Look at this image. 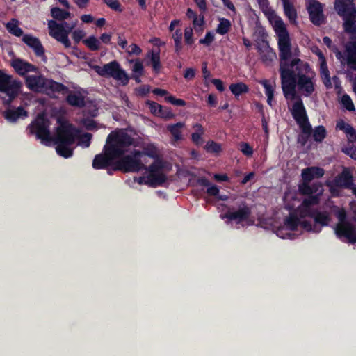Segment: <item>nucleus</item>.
Listing matches in <instances>:
<instances>
[{
    "mask_svg": "<svg viewBox=\"0 0 356 356\" xmlns=\"http://www.w3.org/2000/svg\"><path fill=\"white\" fill-rule=\"evenodd\" d=\"M58 127L54 136H51L47 119L39 115L30 127V132L44 145H56V152L63 158H70L74 150V144L79 131L74 124L63 118H58Z\"/></svg>",
    "mask_w": 356,
    "mask_h": 356,
    "instance_id": "f257e3e1",
    "label": "nucleus"
},
{
    "mask_svg": "<svg viewBox=\"0 0 356 356\" xmlns=\"http://www.w3.org/2000/svg\"><path fill=\"white\" fill-rule=\"evenodd\" d=\"M311 67L307 62L299 58L280 60V76L284 98L293 101L294 103L302 99L297 95L296 88L302 92L305 97H310L315 91V85L312 79L307 76Z\"/></svg>",
    "mask_w": 356,
    "mask_h": 356,
    "instance_id": "f03ea898",
    "label": "nucleus"
},
{
    "mask_svg": "<svg viewBox=\"0 0 356 356\" xmlns=\"http://www.w3.org/2000/svg\"><path fill=\"white\" fill-rule=\"evenodd\" d=\"M134 143V138L129 136L125 131H112L106 138V145L104 147V152L113 157H120L128 151V148Z\"/></svg>",
    "mask_w": 356,
    "mask_h": 356,
    "instance_id": "7ed1b4c3",
    "label": "nucleus"
},
{
    "mask_svg": "<svg viewBox=\"0 0 356 356\" xmlns=\"http://www.w3.org/2000/svg\"><path fill=\"white\" fill-rule=\"evenodd\" d=\"M334 9L343 20L344 31L354 33L356 31V8L353 0H335Z\"/></svg>",
    "mask_w": 356,
    "mask_h": 356,
    "instance_id": "20e7f679",
    "label": "nucleus"
},
{
    "mask_svg": "<svg viewBox=\"0 0 356 356\" xmlns=\"http://www.w3.org/2000/svg\"><path fill=\"white\" fill-rule=\"evenodd\" d=\"M21 82L0 70V104L9 106L19 95Z\"/></svg>",
    "mask_w": 356,
    "mask_h": 356,
    "instance_id": "39448f33",
    "label": "nucleus"
},
{
    "mask_svg": "<svg viewBox=\"0 0 356 356\" xmlns=\"http://www.w3.org/2000/svg\"><path fill=\"white\" fill-rule=\"evenodd\" d=\"M290 111L303 134L299 136L298 142L305 145L309 137L312 135V128L309 122L307 110L305 108L303 102L300 100L292 105Z\"/></svg>",
    "mask_w": 356,
    "mask_h": 356,
    "instance_id": "423d86ee",
    "label": "nucleus"
},
{
    "mask_svg": "<svg viewBox=\"0 0 356 356\" xmlns=\"http://www.w3.org/2000/svg\"><path fill=\"white\" fill-rule=\"evenodd\" d=\"M275 32L278 36L280 60H289L291 58V43L286 26L280 19L275 22Z\"/></svg>",
    "mask_w": 356,
    "mask_h": 356,
    "instance_id": "0eeeda50",
    "label": "nucleus"
},
{
    "mask_svg": "<svg viewBox=\"0 0 356 356\" xmlns=\"http://www.w3.org/2000/svg\"><path fill=\"white\" fill-rule=\"evenodd\" d=\"M93 69L95 72L103 77H111L118 80L123 86L128 84L130 77L128 76L126 72L120 68L118 62L114 60L104 65L103 67L99 65H94Z\"/></svg>",
    "mask_w": 356,
    "mask_h": 356,
    "instance_id": "6e6552de",
    "label": "nucleus"
},
{
    "mask_svg": "<svg viewBox=\"0 0 356 356\" xmlns=\"http://www.w3.org/2000/svg\"><path fill=\"white\" fill-rule=\"evenodd\" d=\"M115 163V170H119L123 172H138L143 171L145 168V165L143 160L138 156L131 152V154L122 155L118 158Z\"/></svg>",
    "mask_w": 356,
    "mask_h": 356,
    "instance_id": "1a4fd4ad",
    "label": "nucleus"
},
{
    "mask_svg": "<svg viewBox=\"0 0 356 356\" xmlns=\"http://www.w3.org/2000/svg\"><path fill=\"white\" fill-rule=\"evenodd\" d=\"M236 209L233 207H228L226 213L220 214V218L235 221L236 224L248 220L252 214L251 207L245 200L236 201Z\"/></svg>",
    "mask_w": 356,
    "mask_h": 356,
    "instance_id": "9d476101",
    "label": "nucleus"
},
{
    "mask_svg": "<svg viewBox=\"0 0 356 356\" xmlns=\"http://www.w3.org/2000/svg\"><path fill=\"white\" fill-rule=\"evenodd\" d=\"M334 233L337 238L342 241L345 238L348 243L355 244L356 243V227L351 222L336 224Z\"/></svg>",
    "mask_w": 356,
    "mask_h": 356,
    "instance_id": "9b49d317",
    "label": "nucleus"
},
{
    "mask_svg": "<svg viewBox=\"0 0 356 356\" xmlns=\"http://www.w3.org/2000/svg\"><path fill=\"white\" fill-rule=\"evenodd\" d=\"M309 19L315 26H320L324 23L323 5L318 1L310 0L307 5Z\"/></svg>",
    "mask_w": 356,
    "mask_h": 356,
    "instance_id": "f8f14e48",
    "label": "nucleus"
},
{
    "mask_svg": "<svg viewBox=\"0 0 356 356\" xmlns=\"http://www.w3.org/2000/svg\"><path fill=\"white\" fill-rule=\"evenodd\" d=\"M67 92H68V88L64 84L60 82H56L51 79H47L39 92H42L51 99H56V94L62 93L63 95H65Z\"/></svg>",
    "mask_w": 356,
    "mask_h": 356,
    "instance_id": "ddd939ff",
    "label": "nucleus"
},
{
    "mask_svg": "<svg viewBox=\"0 0 356 356\" xmlns=\"http://www.w3.org/2000/svg\"><path fill=\"white\" fill-rule=\"evenodd\" d=\"M23 42L33 51L35 56L43 58L45 60L44 49L40 40L29 34H24Z\"/></svg>",
    "mask_w": 356,
    "mask_h": 356,
    "instance_id": "4468645a",
    "label": "nucleus"
},
{
    "mask_svg": "<svg viewBox=\"0 0 356 356\" xmlns=\"http://www.w3.org/2000/svg\"><path fill=\"white\" fill-rule=\"evenodd\" d=\"M147 65L152 67V72L159 74L163 68L160 59V49H152L146 55Z\"/></svg>",
    "mask_w": 356,
    "mask_h": 356,
    "instance_id": "2eb2a0df",
    "label": "nucleus"
},
{
    "mask_svg": "<svg viewBox=\"0 0 356 356\" xmlns=\"http://www.w3.org/2000/svg\"><path fill=\"white\" fill-rule=\"evenodd\" d=\"M24 79L28 89L34 92H39L47 80L42 75H26Z\"/></svg>",
    "mask_w": 356,
    "mask_h": 356,
    "instance_id": "dca6fc26",
    "label": "nucleus"
},
{
    "mask_svg": "<svg viewBox=\"0 0 356 356\" xmlns=\"http://www.w3.org/2000/svg\"><path fill=\"white\" fill-rule=\"evenodd\" d=\"M262 42L263 47H258L257 50L262 62L268 66L276 58V53L270 48L266 40H263Z\"/></svg>",
    "mask_w": 356,
    "mask_h": 356,
    "instance_id": "f3484780",
    "label": "nucleus"
},
{
    "mask_svg": "<svg viewBox=\"0 0 356 356\" xmlns=\"http://www.w3.org/2000/svg\"><path fill=\"white\" fill-rule=\"evenodd\" d=\"M300 218L310 217L313 218L315 225H318L321 227L327 226L330 221V217H329L326 212L318 210H314L305 214H300Z\"/></svg>",
    "mask_w": 356,
    "mask_h": 356,
    "instance_id": "a211bd4d",
    "label": "nucleus"
},
{
    "mask_svg": "<svg viewBox=\"0 0 356 356\" xmlns=\"http://www.w3.org/2000/svg\"><path fill=\"white\" fill-rule=\"evenodd\" d=\"M298 190L300 195H323V184L320 182H315L312 184L309 183H302L298 186Z\"/></svg>",
    "mask_w": 356,
    "mask_h": 356,
    "instance_id": "6ab92c4d",
    "label": "nucleus"
},
{
    "mask_svg": "<svg viewBox=\"0 0 356 356\" xmlns=\"http://www.w3.org/2000/svg\"><path fill=\"white\" fill-rule=\"evenodd\" d=\"M324 175V170L319 167L305 168L302 170V183H310L313 179L322 178Z\"/></svg>",
    "mask_w": 356,
    "mask_h": 356,
    "instance_id": "aec40b11",
    "label": "nucleus"
},
{
    "mask_svg": "<svg viewBox=\"0 0 356 356\" xmlns=\"http://www.w3.org/2000/svg\"><path fill=\"white\" fill-rule=\"evenodd\" d=\"M345 54L348 67L356 72V40L347 42Z\"/></svg>",
    "mask_w": 356,
    "mask_h": 356,
    "instance_id": "412c9836",
    "label": "nucleus"
},
{
    "mask_svg": "<svg viewBox=\"0 0 356 356\" xmlns=\"http://www.w3.org/2000/svg\"><path fill=\"white\" fill-rule=\"evenodd\" d=\"M120 157H113L108 155L106 151L104 154H96L93 160V168L95 169H104L112 164V161Z\"/></svg>",
    "mask_w": 356,
    "mask_h": 356,
    "instance_id": "4be33fe9",
    "label": "nucleus"
},
{
    "mask_svg": "<svg viewBox=\"0 0 356 356\" xmlns=\"http://www.w3.org/2000/svg\"><path fill=\"white\" fill-rule=\"evenodd\" d=\"M334 184L342 188H351L355 184H353V175L350 172L344 170L334 179Z\"/></svg>",
    "mask_w": 356,
    "mask_h": 356,
    "instance_id": "5701e85b",
    "label": "nucleus"
},
{
    "mask_svg": "<svg viewBox=\"0 0 356 356\" xmlns=\"http://www.w3.org/2000/svg\"><path fill=\"white\" fill-rule=\"evenodd\" d=\"M307 197L302 200V204L300 206V215L307 213L308 212L314 211L312 207L318 205L320 202L319 194L307 195Z\"/></svg>",
    "mask_w": 356,
    "mask_h": 356,
    "instance_id": "b1692460",
    "label": "nucleus"
},
{
    "mask_svg": "<svg viewBox=\"0 0 356 356\" xmlns=\"http://www.w3.org/2000/svg\"><path fill=\"white\" fill-rule=\"evenodd\" d=\"M67 93L66 102L67 104L79 108L84 107V97L79 92H74L68 90Z\"/></svg>",
    "mask_w": 356,
    "mask_h": 356,
    "instance_id": "393cba45",
    "label": "nucleus"
},
{
    "mask_svg": "<svg viewBox=\"0 0 356 356\" xmlns=\"http://www.w3.org/2000/svg\"><path fill=\"white\" fill-rule=\"evenodd\" d=\"M152 93L155 95L159 96H165L166 102H169L172 105H175L178 106H184L186 105V102L180 98H176L175 96L172 95H168V92L166 90L162 88H155L152 90Z\"/></svg>",
    "mask_w": 356,
    "mask_h": 356,
    "instance_id": "a878e982",
    "label": "nucleus"
},
{
    "mask_svg": "<svg viewBox=\"0 0 356 356\" xmlns=\"http://www.w3.org/2000/svg\"><path fill=\"white\" fill-rule=\"evenodd\" d=\"M336 129L343 131L346 134L348 142L353 143L356 141V131L351 124L340 120L337 122Z\"/></svg>",
    "mask_w": 356,
    "mask_h": 356,
    "instance_id": "bb28decb",
    "label": "nucleus"
},
{
    "mask_svg": "<svg viewBox=\"0 0 356 356\" xmlns=\"http://www.w3.org/2000/svg\"><path fill=\"white\" fill-rule=\"evenodd\" d=\"M49 35H50L55 40L62 38L63 36H67L70 32H67L63 30L62 25H59L58 22L55 20H50L48 22Z\"/></svg>",
    "mask_w": 356,
    "mask_h": 356,
    "instance_id": "cd10ccee",
    "label": "nucleus"
},
{
    "mask_svg": "<svg viewBox=\"0 0 356 356\" xmlns=\"http://www.w3.org/2000/svg\"><path fill=\"white\" fill-rule=\"evenodd\" d=\"M166 181L167 177L164 173L148 174L147 175L148 186L152 188L161 186Z\"/></svg>",
    "mask_w": 356,
    "mask_h": 356,
    "instance_id": "c85d7f7f",
    "label": "nucleus"
},
{
    "mask_svg": "<svg viewBox=\"0 0 356 356\" xmlns=\"http://www.w3.org/2000/svg\"><path fill=\"white\" fill-rule=\"evenodd\" d=\"M284 13L291 22L294 23L297 17V13L294 5L292 3L291 0H282Z\"/></svg>",
    "mask_w": 356,
    "mask_h": 356,
    "instance_id": "c756f323",
    "label": "nucleus"
},
{
    "mask_svg": "<svg viewBox=\"0 0 356 356\" xmlns=\"http://www.w3.org/2000/svg\"><path fill=\"white\" fill-rule=\"evenodd\" d=\"M3 116L8 122H16L17 120L22 117V104L17 106L15 110L7 108L6 111H3Z\"/></svg>",
    "mask_w": 356,
    "mask_h": 356,
    "instance_id": "7c9ffc66",
    "label": "nucleus"
},
{
    "mask_svg": "<svg viewBox=\"0 0 356 356\" xmlns=\"http://www.w3.org/2000/svg\"><path fill=\"white\" fill-rule=\"evenodd\" d=\"M184 127L183 122H178L174 124H168L167 130L169 131L175 142L181 139V129Z\"/></svg>",
    "mask_w": 356,
    "mask_h": 356,
    "instance_id": "2f4dec72",
    "label": "nucleus"
},
{
    "mask_svg": "<svg viewBox=\"0 0 356 356\" xmlns=\"http://www.w3.org/2000/svg\"><path fill=\"white\" fill-rule=\"evenodd\" d=\"M131 152L136 156H140V158H143L144 156H147L149 158H154L155 159L156 158H159L157 157L156 147L153 145H148L147 146L143 148V151L134 149Z\"/></svg>",
    "mask_w": 356,
    "mask_h": 356,
    "instance_id": "473e14b6",
    "label": "nucleus"
},
{
    "mask_svg": "<svg viewBox=\"0 0 356 356\" xmlns=\"http://www.w3.org/2000/svg\"><path fill=\"white\" fill-rule=\"evenodd\" d=\"M218 20L219 24L218 26H216V33H218L220 35H225L227 33H228L231 30V21L224 17H220Z\"/></svg>",
    "mask_w": 356,
    "mask_h": 356,
    "instance_id": "72a5a7b5",
    "label": "nucleus"
},
{
    "mask_svg": "<svg viewBox=\"0 0 356 356\" xmlns=\"http://www.w3.org/2000/svg\"><path fill=\"white\" fill-rule=\"evenodd\" d=\"M195 131L191 134V140L195 145H200L203 143L202 136L204 135V129L202 124L195 123L193 126Z\"/></svg>",
    "mask_w": 356,
    "mask_h": 356,
    "instance_id": "f704fd0d",
    "label": "nucleus"
},
{
    "mask_svg": "<svg viewBox=\"0 0 356 356\" xmlns=\"http://www.w3.org/2000/svg\"><path fill=\"white\" fill-rule=\"evenodd\" d=\"M229 89L232 95H234L236 98L238 97L243 93H248L249 90L248 85L243 82L232 83L229 86Z\"/></svg>",
    "mask_w": 356,
    "mask_h": 356,
    "instance_id": "c9c22d12",
    "label": "nucleus"
},
{
    "mask_svg": "<svg viewBox=\"0 0 356 356\" xmlns=\"http://www.w3.org/2000/svg\"><path fill=\"white\" fill-rule=\"evenodd\" d=\"M51 16L56 20L63 21L64 19H69L71 13L58 7H54L51 8Z\"/></svg>",
    "mask_w": 356,
    "mask_h": 356,
    "instance_id": "e433bc0d",
    "label": "nucleus"
},
{
    "mask_svg": "<svg viewBox=\"0 0 356 356\" xmlns=\"http://www.w3.org/2000/svg\"><path fill=\"white\" fill-rule=\"evenodd\" d=\"M143 71L144 67L143 63L139 60H136L134 65L132 66V72H134V74L131 76V79L135 80L136 83H140L141 82L140 76H143Z\"/></svg>",
    "mask_w": 356,
    "mask_h": 356,
    "instance_id": "4c0bfd02",
    "label": "nucleus"
},
{
    "mask_svg": "<svg viewBox=\"0 0 356 356\" xmlns=\"http://www.w3.org/2000/svg\"><path fill=\"white\" fill-rule=\"evenodd\" d=\"M163 168V162L159 158H156L149 166L144 168L143 170L147 171L149 174L163 173L161 171Z\"/></svg>",
    "mask_w": 356,
    "mask_h": 356,
    "instance_id": "58836bf2",
    "label": "nucleus"
},
{
    "mask_svg": "<svg viewBox=\"0 0 356 356\" xmlns=\"http://www.w3.org/2000/svg\"><path fill=\"white\" fill-rule=\"evenodd\" d=\"M8 32L16 36L22 35V29L19 27V22L16 19H11L6 24Z\"/></svg>",
    "mask_w": 356,
    "mask_h": 356,
    "instance_id": "ea45409f",
    "label": "nucleus"
},
{
    "mask_svg": "<svg viewBox=\"0 0 356 356\" xmlns=\"http://www.w3.org/2000/svg\"><path fill=\"white\" fill-rule=\"evenodd\" d=\"M300 219L294 214H290L289 217L284 220V224L291 232H296L300 225Z\"/></svg>",
    "mask_w": 356,
    "mask_h": 356,
    "instance_id": "a19ab883",
    "label": "nucleus"
},
{
    "mask_svg": "<svg viewBox=\"0 0 356 356\" xmlns=\"http://www.w3.org/2000/svg\"><path fill=\"white\" fill-rule=\"evenodd\" d=\"M312 137L314 141L321 143L327 136V130L323 125L316 126L313 130Z\"/></svg>",
    "mask_w": 356,
    "mask_h": 356,
    "instance_id": "79ce46f5",
    "label": "nucleus"
},
{
    "mask_svg": "<svg viewBox=\"0 0 356 356\" xmlns=\"http://www.w3.org/2000/svg\"><path fill=\"white\" fill-rule=\"evenodd\" d=\"M264 89V93L267 96V103L268 105H271L272 99L273 97V92H275V90L273 89V86L268 82V80L264 79L261 82Z\"/></svg>",
    "mask_w": 356,
    "mask_h": 356,
    "instance_id": "37998d69",
    "label": "nucleus"
},
{
    "mask_svg": "<svg viewBox=\"0 0 356 356\" xmlns=\"http://www.w3.org/2000/svg\"><path fill=\"white\" fill-rule=\"evenodd\" d=\"M84 44L87 46L88 49L95 51L99 49L100 42L95 35H90L88 38L83 40Z\"/></svg>",
    "mask_w": 356,
    "mask_h": 356,
    "instance_id": "c03bdc74",
    "label": "nucleus"
},
{
    "mask_svg": "<svg viewBox=\"0 0 356 356\" xmlns=\"http://www.w3.org/2000/svg\"><path fill=\"white\" fill-rule=\"evenodd\" d=\"M300 226L307 232H313L314 233H319L321 232V227L316 224L312 225L310 220H300Z\"/></svg>",
    "mask_w": 356,
    "mask_h": 356,
    "instance_id": "a18cd8bd",
    "label": "nucleus"
},
{
    "mask_svg": "<svg viewBox=\"0 0 356 356\" xmlns=\"http://www.w3.org/2000/svg\"><path fill=\"white\" fill-rule=\"evenodd\" d=\"M341 104L348 111L353 112L355 111V104H353L350 96L347 94L343 95L342 98H341Z\"/></svg>",
    "mask_w": 356,
    "mask_h": 356,
    "instance_id": "49530a36",
    "label": "nucleus"
},
{
    "mask_svg": "<svg viewBox=\"0 0 356 356\" xmlns=\"http://www.w3.org/2000/svg\"><path fill=\"white\" fill-rule=\"evenodd\" d=\"M184 40L187 46H191L194 44L195 39L194 38V33L191 26H188L184 31Z\"/></svg>",
    "mask_w": 356,
    "mask_h": 356,
    "instance_id": "de8ad7c7",
    "label": "nucleus"
},
{
    "mask_svg": "<svg viewBox=\"0 0 356 356\" xmlns=\"http://www.w3.org/2000/svg\"><path fill=\"white\" fill-rule=\"evenodd\" d=\"M204 149H206L208 153L218 154L221 152V146L216 142L209 140L207 145H204Z\"/></svg>",
    "mask_w": 356,
    "mask_h": 356,
    "instance_id": "09e8293b",
    "label": "nucleus"
},
{
    "mask_svg": "<svg viewBox=\"0 0 356 356\" xmlns=\"http://www.w3.org/2000/svg\"><path fill=\"white\" fill-rule=\"evenodd\" d=\"M146 105H147L149 110H150L151 113L154 115H156L157 113L163 111V106L155 102L147 100Z\"/></svg>",
    "mask_w": 356,
    "mask_h": 356,
    "instance_id": "8fccbe9b",
    "label": "nucleus"
},
{
    "mask_svg": "<svg viewBox=\"0 0 356 356\" xmlns=\"http://www.w3.org/2000/svg\"><path fill=\"white\" fill-rule=\"evenodd\" d=\"M214 40L215 35H213L212 31H208L206 35H204V38L203 39H200L199 44L207 47L211 46Z\"/></svg>",
    "mask_w": 356,
    "mask_h": 356,
    "instance_id": "3c124183",
    "label": "nucleus"
},
{
    "mask_svg": "<svg viewBox=\"0 0 356 356\" xmlns=\"http://www.w3.org/2000/svg\"><path fill=\"white\" fill-rule=\"evenodd\" d=\"M204 24V15H199L198 17L193 19V26L196 32L202 31V26Z\"/></svg>",
    "mask_w": 356,
    "mask_h": 356,
    "instance_id": "603ef678",
    "label": "nucleus"
},
{
    "mask_svg": "<svg viewBox=\"0 0 356 356\" xmlns=\"http://www.w3.org/2000/svg\"><path fill=\"white\" fill-rule=\"evenodd\" d=\"M239 149L245 156H251L252 155V147L248 143H241L239 145Z\"/></svg>",
    "mask_w": 356,
    "mask_h": 356,
    "instance_id": "864d4df0",
    "label": "nucleus"
},
{
    "mask_svg": "<svg viewBox=\"0 0 356 356\" xmlns=\"http://www.w3.org/2000/svg\"><path fill=\"white\" fill-rule=\"evenodd\" d=\"M156 116L162 118L163 119H171L175 117V114L172 113L170 108L163 106V111L159 112Z\"/></svg>",
    "mask_w": 356,
    "mask_h": 356,
    "instance_id": "5fc2aeb1",
    "label": "nucleus"
},
{
    "mask_svg": "<svg viewBox=\"0 0 356 356\" xmlns=\"http://www.w3.org/2000/svg\"><path fill=\"white\" fill-rule=\"evenodd\" d=\"M12 66L19 76H22V59L17 58L12 62Z\"/></svg>",
    "mask_w": 356,
    "mask_h": 356,
    "instance_id": "6e6d98bb",
    "label": "nucleus"
},
{
    "mask_svg": "<svg viewBox=\"0 0 356 356\" xmlns=\"http://www.w3.org/2000/svg\"><path fill=\"white\" fill-rule=\"evenodd\" d=\"M337 218H338L339 222L337 224H345L350 222V221L347 220V214L346 213V211L344 209H340L339 210L338 213L336 214Z\"/></svg>",
    "mask_w": 356,
    "mask_h": 356,
    "instance_id": "4d7b16f0",
    "label": "nucleus"
},
{
    "mask_svg": "<svg viewBox=\"0 0 356 356\" xmlns=\"http://www.w3.org/2000/svg\"><path fill=\"white\" fill-rule=\"evenodd\" d=\"M38 70V68L36 66L31 64L30 63H29L27 61H24V63H23L24 75L27 72H35Z\"/></svg>",
    "mask_w": 356,
    "mask_h": 356,
    "instance_id": "13d9d810",
    "label": "nucleus"
},
{
    "mask_svg": "<svg viewBox=\"0 0 356 356\" xmlns=\"http://www.w3.org/2000/svg\"><path fill=\"white\" fill-rule=\"evenodd\" d=\"M149 92V86L148 85H142L141 86L136 88V95L144 97Z\"/></svg>",
    "mask_w": 356,
    "mask_h": 356,
    "instance_id": "bf43d9fd",
    "label": "nucleus"
},
{
    "mask_svg": "<svg viewBox=\"0 0 356 356\" xmlns=\"http://www.w3.org/2000/svg\"><path fill=\"white\" fill-rule=\"evenodd\" d=\"M127 53L129 55H136L138 56L141 52V49L139 47L138 45L136 44H131L128 47L127 49Z\"/></svg>",
    "mask_w": 356,
    "mask_h": 356,
    "instance_id": "052dcab7",
    "label": "nucleus"
},
{
    "mask_svg": "<svg viewBox=\"0 0 356 356\" xmlns=\"http://www.w3.org/2000/svg\"><path fill=\"white\" fill-rule=\"evenodd\" d=\"M92 135L89 133H86L80 138V142L84 147H88L91 143Z\"/></svg>",
    "mask_w": 356,
    "mask_h": 356,
    "instance_id": "680f3d73",
    "label": "nucleus"
},
{
    "mask_svg": "<svg viewBox=\"0 0 356 356\" xmlns=\"http://www.w3.org/2000/svg\"><path fill=\"white\" fill-rule=\"evenodd\" d=\"M211 82L215 86L216 89L219 92H222L225 90L224 84L222 80L214 78L211 79Z\"/></svg>",
    "mask_w": 356,
    "mask_h": 356,
    "instance_id": "e2e57ef3",
    "label": "nucleus"
},
{
    "mask_svg": "<svg viewBox=\"0 0 356 356\" xmlns=\"http://www.w3.org/2000/svg\"><path fill=\"white\" fill-rule=\"evenodd\" d=\"M219 188L216 185H212L209 186L207 190V193L208 195L216 197L219 195Z\"/></svg>",
    "mask_w": 356,
    "mask_h": 356,
    "instance_id": "0e129e2a",
    "label": "nucleus"
},
{
    "mask_svg": "<svg viewBox=\"0 0 356 356\" xmlns=\"http://www.w3.org/2000/svg\"><path fill=\"white\" fill-rule=\"evenodd\" d=\"M83 32L81 30H75L72 32V38L76 43H79L83 39Z\"/></svg>",
    "mask_w": 356,
    "mask_h": 356,
    "instance_id": "69168bd1",
    "label": "nucleus"
},
{
    "mask_svg": "<svg viewBox=\"0 0 356 356\" xmlns=\"http://www.w3.org/2000/svg\"><path fill=\"white\" fill-rule=\"evenodd\" d=\"M342 151L350 158L356 159V149L354 147H345Z\"/></svg>",
    "mask_w": 356,
    "mask_h": 356,
    "instance_id": "338daca9",
    "label": "nucleus"
},
{
    "mask_svg": "<svg viewBox=\"0 0 356 356\" xmlns=\"http://www.w3.org/2000/svg\"><path fill=\"white\" fill-rule=\"evenodd\" d=\"M172 38L174 40V42H181V40L183 39V33L180 29H177L174 33H172Z\"/></svg>",
    "mask_w": 356,
    "mask_h": 356,
    "instance_id": "774afa93",
    "label": "nucleus"
}]
</instances>
